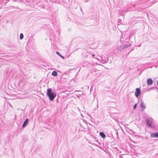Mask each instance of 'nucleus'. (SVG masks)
Instances as JSON below:
<instances>
[{
  "label": "nucleus",
  "instance_id": "dca6fc26",
  "mask_svg": "<svg viewBox=\"0 0 158 158\" xmlns=\"http://www.w3.org/2000/svg\"><path fill=\"white\" fill-rule=\"evenodd\" d=\"M121 36H122V37L121 38L120 40H121L122 39H125V37H124V36H125V35L124 34L122 35Z\"/></svg>",
  "mask_w": 158,
  "mask_h": 158
},
{
  "label": "nucleus",
  "instance_id": "7ed1b4c3",
  "mask_svg": "<svg viewBox=\"0 0 158 158\" xmlns=\"http://www.w3.org/2000/svg\"><path fill=\"white\" fill-rule=\"evenodd\" d=\"M141 91L139 88H137L135 89V95L136 98H138L140 94Z\"/></svg>",
  "mask_w": 158,
  "mask_h": 158
},
{
  "label": "nucleus",
  "instance_id": "4be33fe9",
  "mask_svg": "<svg viewBox=\"0 0 158 158\" xmlns=\"http://www.w3.org/2000/svg\"><path fill=\"white\" fill-rule=\"evenodd\" d=\"M132 50H131L129 52H128V54H129V53H130V52L131 51H132Z\"/></svg>",
  "mask_w": 158,
  "mask_h": 158
},
{
  "label": "nucleus",
  "instance_id": "f257e3e1",
  "mask_svg": "<svg viewBox=\"0 0 158 158\" xmlns=\"http://www.w3.org/2000/svg\"><path fill=\"white\" fill-rule=\"evenodd\" d=\"M47 95L48 96L49 100L51 101H53L56 96V93L52 91V88L48 89Z\"/></svg>",
  "mask_w": 158,
  "mask_h": 158
},
{
  "label": "nucleus",
  "instance_id": "20e7f679",
  "mask_svg": "<svg viewBox=\"0 0 158 158\" xmlns=\"http://www.w3.org/2000/svg\"><path fill=\"white\" fill-rule=\"evenodd\" d=\"M28 121L29 119L27 118H26V119L23 122V123L22 125V127L23 128H24V127H25L28 123Z\"/></svg>",
  "mask_w": 158,
  "mask_h": 158
},
{
  "label": "nucleus",
  "instance_id": "6e6552de",
  "mask_svg": "<svg viewBox=\"0 0 158 158\" xmlns=\"http://www.w3.org/2000/svg\"><path fill=\"white\" fill-rule=\"evenodd\" d=\"M99 135L103 139L105 138L106 136L105 134L103 132H100L99 133Z\"/></svg>",
  "mask_w": 158,
  "mask_h": 158
},
{
  "label": "nucleus",
  "instance_id": "5701e85b",
  "mask_svg": "<svg viewBox=\"0 0 158 158\" xmlns=\"http://www.w3.org/2000/svg\"><path fill=\"white\" fill-rule=\"evenodd\" d=\"M157 85H158V81H157Z\"/></svg>",
  "mask_w": 158,
  "mask_h": 158
},
{
  "label": "nucleus",
  "instance_id": "ddd939ff",
  "mask_svg": "<svg viewBox=\"0 0 158 158\" xmlns=\"http://www.w3.org/2000/svg\"><path fill=\"white\" fill-rule=\"evenodd\" d=\"M124 45L125 46L126 48H127L131 45V44H130Z\"/></svg>",
  "mask_w": 158,
  "mask_h": 158
},
{
  "label": "nucleus",
  "instance_id": "6ab92c4d",
  "mask_svg": "<svg viewBox=\"0 0 158 158\" xmlns=\"http://www.w3.org/2000/svg\"><path fill=\"white\" fill-rule=\"evenodd\" d=\"M115 133L116 135L118 137V132L117 130H116Z\"/></svg>",
  "mask_w": 158,
  "mask_h": 158
},
{
  "label": "nucleus",
  "instance_id": "412c9836",
  "mask_svg": "<svg viewBox=\"0 0 158 158\" xmlns=\"http://www.w3.org/2000/svg\"><path fill=\"white\" fill-rule=\"evenodd\" d=\"M95 56V54H92V57H94V56Z\"/></svg>",
  "mask_w": 158,
  "mask_h": 158
},
{
  "label": "nucleus",
  "instance_id": "aec40b11",
  "mask_svg": "<svg viewBox=\"0 0 158 158\" xmlns=\"http://www.w3.org/2000/svg\"><path fill=\"white\" fill-rule=\"evenodd\" d=\"M85 0V1H84L85 2H88L89 1V0Z\"/></svg>",
  "mask_w": 158,
  "mask_h": 158
},
{
  "label": "nucleus",
  "instance_id": "a211bd4d",
  "mask_svg": "<svg viewBox=\"0 0 158 158\" xmlns=\"http://www.w3.org/2000/svg\"><path fill=\"white\" fill-rule=\"evenodd\" d=\"M121 47H122V49H123V50L124 49V48H126L125 46L124 45H121Z\"/></svg>",
  "mask_w": 158,
  "mask_h": 158
},
{
  "label": "nucleus",
  "instance_id": "f3484780",
  "mask_svg": "<svg viewBox=\"0 0 158 158\" xmlns=\"http://www.w3.org/2000/svg\"><path fill=\"white\" fill-rule=\"evenodd\" d=\"M109 44V41H106V42H105V43L104 44L105 45H107Z\"/></svg>",
  "mask_w": 158,
  "mask_h": 158
},
{
  "label": "nucleus",
  "instance_id": "393cba45",
  "mask_svg": "<svg viewBox=\"0 0 158 158\" xmlns=\"http://www.w3.org/2000/svg\"><path fill=\"white\" fill-rule=\"evenodd\" d=\"M138 47H140V45H138Z\"/></svg>",
  "mask_w": 158,
  "mask_h": 158
},
{
  "label": "nucleus",
  "instance_id": "4468645a",
  "mask_svg": "<svg viewBox=\"0 0 158 158\" xmlns=\"http://www.w3.org/2000/svg\"><path fill=\"white\" fill-rule=\"evenodd\" d=\"M137 106V103H136L133 106V109L135 110L136 109Z\"/></svg>",
  "mask_w": 158,
  "mask_h": 158
},
{
  "label": "nucleus",
  "instance_id": "9b49d317",
  "mask_svg": "<svg viewBox=\"0 0 158 158\" xmlns=\"http://www.w3.org/2000/svg\"><path fill=\"white\" fill-rule=\"evenodd\" d=\"M118 52H121V51H122L123 49H122V47H121V46H120V48H118Z\"/></svg>",
  "mask_w": 158,
  "mask_h": 158
},
{
  "label": "nucleus",
  "instance_id": "1a4fd4ad",
  "mask_svg": "<svg viewBox=\"0 0 158 158\" xmlns=\"http://www.w3.org/2000/svg\"><path fill=\"white\" fill-rule=\"evenodd\" d=\"M58 75L57 72L56 71H53L52 73V76L54 77H56Z\"/></svg>",
  "mask_w": 158,
  "mask_h": 158
},
{
  "label": "nucleus",
  "instance_id": "0eeeda50",
  "mask_svg": "<svg viewBox=\"0 0 158 158\" xmlns=\"http://www.w3.org/2000/svg\"><path fill=\"white\" fill-rule=\"evenodd\" d=\"M140 106L141 108H145L146 107V106H145V104H144L143 102L142 101V99L141 101Z\"/></svg>",
  "mask_w": 158,
  "mask_h": 158
},
{
  "label": "nucleus",
  "instance_id": "f8f14e48",
  "mask_svg": "<svg viewBox=\"0 0 158 158\" xmlns=\"http://www.w3.org/2000/svg\"><path fill=\"white\" fill-rule=\"evenodd\" d=\"M23 37H24V36H23V34L22 33H20V40H22L23 39Z\"/></svg>",
  "mask_w": 158,
  "mask_h": 158
},
{
  "label": "nucleus",
  "instance_id": "423d86ee",
  "mask_svg": "<svg viewBox=\"0 0 158 158\" xmlns=\"http://www.w3.org/2000/svg\"><path fill=\"white\" fill-rule=\"evenodd\" d=\"M147 83L148 85H151L152 84L153 82L152 79L149 78L147 80Z\"/></svg>",
  "mask_w": 158,
  "mask_h": 158
},
{
  "label": "nucleus",
  "instance_id": "b1692460",
  "mask_svg": "<svg viewBox=\"0 0 158 158\" xmlns=\"http://www.w3.org/2000/svg\"><path fill=\"white\" fill-rule=\"evenodd\" d=\"M122 40H120V42H121V43L122 42Z\"/></svg>",
  "mask_w": 158,
  "mask_h": 158
},
{
  "label": "nucleus",
  "instance_id": "a878e982",
  "mask_svg": "<svg viewBox=\"0 0 158 158\" xmlns=\"http://www.w3.org/2000/svg\"><path fill=\"white\" fill-rule=\"evenodd\" d=\"M29 40H28V42H27V43H28V41H29Z\"/></svg>",
  "mask_w": 158,
  "mask_h": 158
},
{
  "label": "nucleus",
  "instance_id": "2eb2a0df",
  "mask_svg": "<svg viewBox=\"0 0 158 158\" xmlns=\"http://www.w3.org/2000/svg\"><path fill=\"white\" fill-rule=\"evenodd\" d=\"M122 21V20L121 19H119L118 20V25H119L121 24V22Z\"/></svg>",
  "mask_w": 158,
  "mask_h": 158
},
{
  "label": "nucleus",
  "instance_id": "9d476101",
  "mask_svg": "<svg viewBox=\"0 0 158 158\" xmlns=\"http://www.w3.org/2000/svg\"><path fill=\"white\" fill-rule=\"evenodd\" d=\"M56 53L58 55H59L62 59H64V57L63 56H62L61 54H60L58 51H56Z\"/></svg>",
  "mask_w": 158,
  "mask_h": 158
},
{
  "label": "nucleus",
  "instance_id": "39448f33",
  "mask_svg": "<svg viewBox=\"0 0 158 158\" xmlns=\"http://www.w3.org/2000/svg\"><path fill=\"white\" fill-rule=\"evenodd\" d=\"M150 136L152 138H158V132L151 133Z\"/></svg>",
  "mask_w": 158,
  "mask_h": 158
},
{
  "label": "nucleus",
  "instance_id": "f03ea898",
  "mask_svg": "<svg viewBox=\"0 0 158 158\" xmlns=\"http://www.w3.org/2000/svg\"><path fill=\"white\" fill-rule=\"evenodd\" d=\"M152 119L151 118L148 119H147L146 120V124L148 125L149 127H153L152 126Z\"/></svg>",
  "mask_w": 158,
  "mask_h": 158
}]
</instances>
